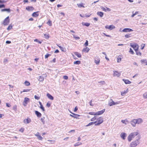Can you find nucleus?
<instances>
[{
  "label": "nucleus",
  "instance_id": "55",
  "mask_svg": "<svg viewBox=\"0 0 147 147\" xmlns=\"http://www.w3.org/2000/svg\"><path fill=\"white\" fill-rule=\"evenodd\" d=\"M70 116H71V117H74V118H77V117H77V116H74L73 115H72L71 114H70Z\"/></svg>",
  "mask_w": 147,
  "mask_h": 147
},
{
  "label": "nucleus",
  "instance_id": "1",
  "mask_svg": "<svg viewBox=\"0 0 147 147\" xmlns=\"http://www.w3.org/2000/svg\"><path fill=\"white\" fill-rule=\"evenodd\" d=\"M138 134L137 132L132 133L130 134L128 137V140L129 142H130L133 138H134L135 136H137Z\"/></svg>",
  "mask_w": 147,
  "mask_h": 147
},
{
  "label": "nucleus",
  "instance_id": "63",
  "mask_svg": "<svg viewBox=\"0 0 147 147\" xmlns=\"http://www.w3.org/2000/svg\"><path fill=\"white\" fill-rule=\"evenodd\" d=\"M106 11H111V10L110 9L107 7H106Z\"/></svg>",
  "mask_w": 147,
  "mask_h": 147
},
{
  "label": "nucleus",
  "instance_id": "53",
  "mask_svg": "<svg viewBox=\"0 0 147 147\" xmlns=\"http://www.w3.org/2000/svg\"><path fill=\"white\" fill-rule=\"evenodd\" d=\"M34 98L35 99L37 100H39L40 98L39 97L37 96L36 95H35L34 96Z\"/></svg>",
  "mask_w": 147,
  "mask_h": 147
},
{
  "label": "nucleus",
  "instance_id": "46",
  "mask_svg": "<svg viewBox=\"0 0 147 147\" xmlns=\"http://www.w3.org/2000/svg\"><path fill=\"white\" fill-rule=\"evenodd\" d=\"M129 52L131 54H133L134 53L133 50L131 48L130 49Z\"/></svg>",
  "mask_w": 147,
  "mask_h": 147
},
{
  "label": "nucleus",
  "instance_id": "31",
  "mask_svg": "<svg viewBox=\"0 0 147 147\" xmlns=\"http://www.w3.org/2000/svg\"><path fill=\"white\" fill-rule=\"evenodd\" d=\"M44 80V78L42 76H40L39 78L38 79L39 81L40 82H42Z\"/></svg>",
  "mask_w": 147,
  "mask_h": 147
},
{
  "label": "nucleus",
  "instance_id": "50",
  "mask_svg": "<svg viewBox=\"0 0 147 147\" xmlns=\"http://www.w3.org/2000/svg\"><path fill=\"white\" fill-rule=\"evenodd\" d=\"M30 90V89H25L23 90L22 92H28Z\"/></svg>",
  "mask_w": 147,
  "mask_h": 147
},
{
  "label": "nucleus",
  "instance_id": "58",
  "mask_svg": "<svg viewBox=\"0 0 147 147\" xmlns=\"http://www.w3.org/2000/svg\"><path fill=\"white\" fill-rule=\"evenodd\" d=\"M78 109V108L77 107H76L74 109V112H76L77 111Z\"/></svg>",
  "mask_w": 147,
  "mask_h": 147
},
{
  "label": "nucleus",
  "instance_id": "37",
  "mask_svg": "<svg viewBox=\"0 0 147 147\" xmlns=\"http://www.w3.org/2000/svg\"><path fill=\"white\" fill-rule=\"evenodd\" d=\"M57 46L59 47L60 48V49L62 51H65V49L63 48L62 47H61L60 46H59L58 45Z\"/></svg>",
  "mask_w": 147,
  "mask_h": 147
},
{
  "label": "nucleus",
  "instance_id": "7",
  "mask_svg": "<svg viewBox=\"0 0 147 147\" xmlns=\"http://www.w3.org/2000/svg\"><path fill=\"white\" fill-rule=\"evenodd\" d=\"M138 120L137 119H134L131 121V124L133 127H135L136 124L137 123Z\"/></svg>",
  "mask_w": 147,
  "mask_h": 147
},
{
  "label": "nucleus",
  "instance_id": "9",
  "mask_svg": "<svg viewBox=\"0 0 147 147\" xmlns=\"http://www.w3.org/2000/svg\"><path fill=\"white\" fill-rule=\"evenodd\" d=\"M105 109H103L102 110L98 111L95 113L94 115H100L103 114L104 112H105Z\"/></svg>",
  "mask_w": 147,
  "mask_h": 147
},
{
  "label": "nucleus",
  "instance_id": "60",
  "mask_svg": "<svg viewBox=\"0 0 147 147\" xmlns=\"http://www.w3.org/2000/svg\"><path fill=\"white\" fill-rule=\"evenodd\" d=\"M5 5L4 4L0 5V8L5 7Z\"/></svg>",
  "mask_w": 147,
  "mask_h": 147
},
{
  "label": "nucleus",
  "instance_id": "14",
  "mask_svg": "<svg viewBox=\"0 0 147 147\" xmlns=\"http://www.w3.org/2000/svg\"><path fill=\"white\" fill-rule=\"evenodd\" d=\"M120 73L118 72L117 71H115L114 72V73L113 74V76H117L118 77L120 76Z\"/></svg>",
  "mask_w": 147,
  "mask_h": 147
},
{
  "label": "nucleus",
  "instance_id": "4",
  "mask_svg": "<svg viewBox=\"0 0 147 147\" xmlns=\"http://www.w3.org/2000/svg\"><path fill=\"white\" fill-rule=\"evenodd\" d=\"M119 102H115L112 99H111L109 103V105L110 106H112L113 105L118 104Z\"/></svg>",
  "mask_w": 147,
  "mask_h": 147
},
{
  "label": "nucleus",
  "instance_id": "21",
  "mask_svg": "<svg viewBox=\"0 0 147 147\" xmlns=\"http://www.w3.org/2000/svg\"><path fill=\"white\" fill-rule=\"evenodd\" d=\"M123 80L124 81L125 84H130L131 82L128 80H126L125 79H123Z\"/></svg>",
  "mask_w": 147,
  "mask_h": 147
},
{
  "label": "nucleus",
  "instance_id": "38",
  "mask_svg": "<svg viewBox=\"0 0 147 147\" xmlns=\"http://www.w3.org/2000/svg\"><path fill=\"white\" fill-rule=\"evenodd\" d=\"M145 46V44L142 43L140 45V49L142 50L143 49L144 47Z\"/></svg>",
  "mask_w": 147,
  "mask_h": 147
},
{
  "label": "nucleus",
  "instance_id": "30",
  "mask_svg": "<svg viewBox=\"0 0 147 147\" xmlns=\"http://www.w3.org/2000/svg\"><path fill=\"white\" fill-rule=\"evenodd\" d=\"M121 121L123 123H125V124H126L129 122L128 121L127 119H125V120H122Z\"/></svg>",
  "mask_w": 147,
  "mask_h": 147
},
{
  "label": "nucleus",
  "instance_id": "18",
  "mask_svg": "<svg viewBox=\"0 0 147 147\" xmlns=\"http://www.w3.org/2000/svg\"><path fill=\"white\" fill-rule=\"evenodd\" d=\"M97 15L99 16L100 17H102L103 16L104 13L103 12L101 11L98 12L97 13Z\"/></svg>",
  "mask_w": 147,
  "mask_h": 147
},
{
  "label": "nucleus",
  "instance_id": "12",
  "mask_svg": "<svg viewBox=\"0 0 147 147\" xmlns=\"http://www.w3.org/2000/svg\"><path fill=\"white\" fill-rule=\"evenodd\" d=\"M133 30L129 28H125L122 31L123 32H128L133 31Z\"/></svg>",
  "mask_w": 147,
  "mask_h": 147
},
{
  "label": "nucleus",
  "instance_id": "39",
  "mask_svg": "<svg viewBox=\"0 0 147 147\" xmlns=\"http://www.w3.org/2000/svg\"><path fill=\"white\" fill-rule=\"evenodd\" d=\"M24 83L26 85V86H28L30 84L29 82L27 81H26L24 82Z\"/></svg>",
  "mask_w": 147,
  "mask_h": 147
},
{
  "label": "nucleus",
  "instance_id": "41",
  "mask_svg": "<svg viewBox=\"0 0 147 147\" xmlns=\"http://www.w3.org/2000/svg\"><path fill=\"white\" fill-rule=\"evenodd\" d=\"M34 42H38V43H39V44H41L42 43V41H39L38 39H34Z\"/></svg>",
  "mask_w": 147,
  "mask_h": 147
},
{
  "label": "nucleus",
  "instance_id": "51",
  "mask_svg": "<svg viewBox=\"0 0 147 147\" xmlns=\"http://www.w3.org/2000/svg\"><path fill=\"white\" fill-rule=\"evenodd\" d=\"M50 56H51L50 54H47L45 55V58H47Z\"/></svg>",
  "mask_w": 147,
  "mask_h": 147
},
{
  "label": "nucleus",
  "instance_id": "56",
  "mask_svg": "<svg viewBox=\"0 0 147 147\" xmlns=\"http://www.w3.org/2000/svg\"><path fill=\"white\" fill-rule=\"evenodd\" d=\"M63 78L65 80H67L68 78V77L66 76H63Z\"/></svg>",
  "mask_w": 147,
  "mask_h": 147
},
{
  "label": "nucleus",
  "instance_id": "57",
  "mask_svg": "<svg viewBox=\"0 0 147 147\" xmlns=\"http://www.w3.org/2000/svg\"><path fill=\"white\" fill-rule=\"evenodd\" d=\"M70 113L72 114L73 115H75L76 116H77V117H79L80 116V115H78V114H75L74 113H72L71 112H70Z\"/></svg>",
  "mask_w": 147,
  "mask_h": 147
},
{
  "label": "nucleus",
  "instance_id": "42",
  "mask_svg": "<svg viewBox=\"0 0 147 147\" xmlns=\"http://www.w3.org/2000/svg\"><path fill=\"white\" fill-rule=\"evenodd\" d=\"M146 59H142L141 60V62L142 63H146Z\"/></svg>",
  "mask_w": 147,
  "mask_h": 147
},
{
  "label": "nucleus",
  "instance_id": "15",
  "mask_svg": "<svg viewBox=\"0 0 147 147\" xmlns=\"http://www.w3.org/2000/svg\"><path fill=\"white\" fill-rule=\"evenodd\" d=\"M127 136L126 134L125 133H122L120 134L121 137L123 139H125V138Z\"/></svg>",
  "mask_w": 147,
  "mask_h": 147
},
{
  "label": "nucleus",
  "instance_id": "6",
  "mask_svg": "<svg viewBox=\"0 0 147 147\" xmlns=\"http://www.w3.org/2000/svg\"><path fill=\"white\" fill-rule=\"evenodd\" d=\"M105 28L106 29H108L110 30H112L115 28V27L113 25H111L110 26H105Z\"/></svg>",
  "mask_w": 147,
  "mask_h": 147
},
{
  "label": "nucleus",
  "instance_id": "59",
  "mask_svg": "<svg viewBox=\"0 0 147 147\" xmlns=\"http://www.w3.org/2000/svg\"><path fill=\"white\" fill-rule=\"evenodd\" d=\"M6 106L7 107H11V105L10 104L8 103H6Z\"/></svg>",
  "mask_w": 147,
  "mask_h": 147
},
{
  "label": "nucleus",
  "instance_id": "40",
  "mask_svg": "<svg viewBox=\"0 0 147 147\" xmlns=\"http://www.w3.org/2000/svg\"><path fill=\"white\" fill-rule=\"evenodd\" d=\"M12 27V26L11 25V24L9 25L8 27L7 28V30H10L11 29Z\"/></svg>",
  "mask_w": 147,
  "mask_h": 147
},
{
  "label": "nucleus",
  "instance_id": "17",
  "mask_svg": "<svg viewBox=\"0 0 147 147\" xmlns=\"http://www.w3.org/2000/svg\"><path fill=\"white\" fill-rule=\"evenodd\" d=\"M98 120V122L100 124L102 123L103 121V118L102 117H100L99 119H97Z\"/></svg>",
  "mask_w": 147,
  "mask_h": 147
},
{
  "label": "nucleus",
  "instance_id": "23",
  "mask_svg": "<svg viewBox=\"0 0 147 147\" xmlns=\"http://www.w3.org/2000/svg\"><path fill=\"white\" fill-rule=\"evenodd\" d=\"M39 103L40 105V108L43 111H45V109H44V107H43L42 104V103L40 102H39Z\"/></svg>",
  "mask_w": 147,
  "mask_h": 147
},
{
  "label": "nucleus",
  "instance_id": "62",
  "mask_svg": "<svg viewBox=\"0 0 147 147\" xmlns=\"http://www.w3.org/2000/svg\"><path fill=\"white\" fill-rule=\"evenodd\" d=\"M92 100H91V101L89 102V103L90 106H93V105L92 104Z\"/></svg>",
  "mask_w": 147,
  "mask_h": 147
},
{
  "label": "nucleus",
  "instance_id": "36",
  "mask_svg": "<svg viewBox=\"0 0 147 147\" xmlns=\"http://www.w3.org/2000/svg\"><path fill=\"white\" fill-rule=\"evenodd\" d=\"M143 96L144 98H147V92H145L144 93L143 95Z\"/></svg>",
  "mask_w": 147,
  "mask_h": 147
},
{
  "label": "nucleus",
  "instance_id": "64",
  "mask_svg": "<svg viewBox=\"0 0 147 147\" xmlns=\"http://www.w3.org/2000/svg\"><path fill=\"white\" fill-rule=\"evenodd\" d=\"M46 106L48 107H49L51 106V104L50 103H49V102H48L47 103Z\"/></svg>",
  "mask_w": 147,
  "mask_h": 147
},
{
  "label": "nucleus",
  "instance_id": "49",
  "mask_svg": "<svg viewBox=\"0 0 147 147\" xmlns=\"http://www.w3.org/2000/svg\"><path fill=\"white\" fill-rule=\"evenodd\" d=\"M100 8L103 11H106V9L103 7L101 6Z\"/></svg>",
  "mask_w": 147,
  "mask_h": 147
},
{
  "label": "nucleus",
  "instance_id": "11",
  "mask_svg": "<svg viewBox=\"0 0 147 147\" xmlns=\"http://www.w3.org/2000/svg\"><path fill=\"white\" fill-rule=\"evenodd\" d=\"M34 9V7L32 6H28L26 8V9L29 11H32Z\"/></svg>",
  "mask_w": 147,
  "mask_h": 147
},
{
  "label": "nucleus",
  "instance_id": "28",
  "mask_svg": "<svg viewBox=\"0 0 147 147\" xmlns=\"http://www.w3.org/2000/svg\"><path fill=\"white\" fill-rule=\"evenodd\" d=\"M82 24L83 25L85 26H88L90 25V24L88 23H85L83 22Z\"/></svg>",
  "mask_w": 147,
  "mask_h": 147
},
{
  "label": "nucleus",
  "instance_id": "54",
  "mask_svg": "<svg viewBox=\"0 0 147 147\" xmlns=\"http://www.w3.org/2000/svg\"><path fill=\"white\" fill-rule=\"evenodd\" d=\"M24 130V128H21L20 129H19V131H20L23 132Z\"/></svg>",
  "mask_w": 147,
  "mask_h": 147
},
{
  "label": "nucleus",
  "instance_id": "43",
  "mask_svg": "<svg viewBox=\"0 0 147 147\" xmlns=\"http://www.w3.org/2000/svg\"><path fill=\"white\" fill-rule=\"evenodd\" d=\"M143 120L141 118H138V124L140 123L143 122Z\"/></svg>",
  "mask_w": 147,
  "mask_h": 147
},
{
  "label": "nucleus",
  "instance_id": "16",
  "mask_svg": "<svg viewBox=\"0 0 147 147\" xmlns=\"http://www.w3.org/2000/svg\"><path fill=\"white\" fill-rule=\"evenodd\" d=\"M35 113L38 117H40L42 116L41 113L38 111H35Z\"/></svg>",
  "mask_w": 147,
  "mask_h": 147
},
{
  "label": "nucleus",
  "instance_id": "45",
  "mask_svg": "<svg viewBox=\"0 0 147 147\" xmlns=\"http://www.w3.org/2000/svg\"><path fill=\"white\" fill-rule=\"evenodd\" d=\"M37 138L40 140H42L43 138L40 135L38 136Z\"/></svg>",
  "mask_w": 147,
  "mask_h": 147
},
{
  "label": "nucleus",
  "instance_id": "8",
  "mask_svg": "<svg viewBox=\"0 0 147 147\" xmlns=\"http://www.w3.org/2000/svg\"><path fill=\"white\" fill-rule=\"evenodd\" d=\"M31 120L30 118L24 119L23 120V122L25 124H28L31 122Z\"/></svg>",
  "mask_w": 147,
  "mask_h": 147
},
{
  "label": "nucleus",
  "instance_id": "44",
  "mask_svg": "<svg viewBox=\"0 0 147 147\" xmlns=\"http://www.w3.org/2000/svg\"><path fill=\"white\" fill-rule=\"evenodd\" d=\"M117 62L118 63H119L121 61V58L120 57H118L117 58Z\"/></svg>",
  "mask_w": 147,
  "mask_h": 147
},
{
  "label": "nucleus",
  "instance_id": "33",
  "mask_svg": "<svg viewBox=\"0 0 147 147\" xmlns=\"http://www.w3.org/2000/svg\"><path fill=\"white\" fill-rule=\"evenodd\" d=\"M132 15L131 16V17L133 18L138 13V11H136L134 13V11L132 12Z\"/></svg>",
  "mask_w": 147,
  "mask_h": 147
},
{
  "label": "nucleus",
  "instance_id": "47",
  "mask_svg": "<svg viewBox=\"0 0 147 147\" xmlns=\"http://www.w3.org/2000/svg\"><path fill=\"white\" fill-rule=\"evenodd\" d=\"M96 116H95L94 117H93L92 118V119H91V121H94L96 119Z\"/></svg>",
  "mask_w": 147,
  "mask_h": 147
},
{
  "label": "nucleus",
  "instance_id": "2",
  "mask_svg": "<svg viewBox=\"0 0 147 147\" xmlns=\"http://www.w3.org/2000/svg\"><path fill=\"white\" fill-rule=\"evenodd\" d=\"M137 44L135 43H130V46L131 47H132L135 50L136 52V54L138 55V47H137Z\"/></svg>",
  "mask_w": 147,
  "mask_h": 147
},
{
  "label": "nucleus",
  "instance_id": "13",
  "mask_svg": "<svg viewBox=\"0 0 147 147\" xmlns=\"http://www.w3.org/2000/svg\"><path fill=\"white\" fill-rule=\"evenodd\" d=\"M94 62L96 65H98L100 62L99 58L98 57L95 58L94 59Z\"/></svg>",
  "mask_w": 147,
  "mask_h": 147
},
{
  "label": "nucleus",
  "instance_id": "27",
  "mask_svg": "<svg viewBox=\"0 0 147 147\" xmlns=\"http://www.w3.org/2000/svg\"><path fill=\"white\" fill-rule=\"evenodd\" d=\"M83 3H78L77 4V5H78V7H85L83 5Z\"/></svg>",
  "mask_w": 147,
  "mask_h": 147
},
{
  "label": "nucleus",
  "instance_id": "61",
  "mask_svg": "<svg viewBox=\"0 0 147 147\" xmlns=\"http://www.w3.org/2000/svg\"><path fill=\"white\" fill-rule=\"evenodd\" d=\"M95 113L94 112H90L89 113V114L91 115H94L95 114Z\"/></svg>",
  "mask_w": 147,
  "mask_h": 147
},
{
  "label": "nucleus",
  "instance_id": "3",
  "mask_svg": "<svg viewBox=\"0 0 147 147\" xmlns=\"http://www.w3.org/2000/svg\"><path fill=\"white\" fill-rule=\"evenodd\" d=\"M9 16H8L4 20L3 24L4 25H7L9 24Z\"/></svg>",
  "mask_w": 147,
  "mask_h": 147
},
{
  "label": "nucleus",
  "instance_id": "35",
  "mask_svg": "<svg viewBox=\"0 0 147 147\" xmlns=\"http://www.w3.org/2000/svg\"><path fill=\"white\" fill-rule=\"evenodd\" d=\"M45 117H43L41 119V121L42 122L43 124H45Z\"/></svg>",
  "mask_w": 147,
  "mask_h": 147
},
{
  "label": "nucleus",
  "instance_id": "25",
  "mask_svg": "<svg viewBox=\"0 0 147 147\" xmlns=\"http://www.w3.org/2000/svg\"><path fill=\"white\" fill-rule=\"evenodd\" d=\"M74 54L78 57H81V55L80 53H79L78 52H75L74 53Z\"/></svg>",
  "mask_w": 147,
  "mask_h": 147
},
{
  "label": "nucleus",
  "instance_id": "24",
  "mask_svg": "<svg viewBox=\"0 0 147 147\" xmlns=\"http://www.w3.org/2000/svg\"><path fill=\"white\" fill-rule=\"evenodd\" d=\"M1 11H7L8 12H9L10 11V9H3L1 10Z\"/></svg>",
  "mask_w": 147,
  "mask_h": 147
},
{
  "label": "nucleus",
  "instance_id": "29",
  "mask_svg": "<svg viewBox=\"0 0 147 147\" xmlns=\"http://www.w3.org/2000/svg\"><path fill=\"white\" fill-rule=\"evenodd\" d=\"M97 122V121H94V122H90L89 123V124H88L87 125H86V127L88 126H90L91 125H92Z\"/></svg>",
  "mask_w": 147,
  "mask_h": 147
},
{
  "label": "nucleus",
  "instance_id": "48",
  "mask_svg": "<svg viewBox=\"0 0 147 147\" xmlns=\"http://www.w3.org/2000/svg\"><path fill=\"white\" fill-rule=\"evenodd\" d=\"M88 45V41L87 40H86L85 43L84 44V45L86 47Z\"/></svg>",
  "mask_w": 147,
  "mask_h": 147
},
{
  "label": "nucleus",
  "instance_id": "20",
  "mask_svg": "<svg viewBox=\"0 0 147 147\" xmlns=\"http://www.w3.org/2000/svg\"><path fill=\"white\" fill-rule=\"evenodd\" d=\"M38 11L34 12L32 14V16L33 17H37L39 14L38 13Z\"/></svg>",
  "mask_w": 147,
  "mask_h": 147
},
{
  "label": "nucleus",
  "instance_id": "22",
  "mask_svg": "<svg viewBox=\"0 0 147 147\" xmlns=\"http://www.w3.org/2000/svg\"><path fill=\"white\" fill-rule=\"evenodd\" d=\"M90 50V49L88 47H86L85 48L83 49L82 50V51L86 52V53H88Z\"/></svg>",
  "mask_w": 147,
  "mask_h": 147
},
{
  "label": "nucleus",
  "instance_id": "32",
  "mask_svg": "<svg viewBox=\"0 0 147 147\" xmlns=\"http://www.w3.org/2000/svg\"><path fill=\"white\" fill-rule=\"evenodd\" d=\"M74 64L79 65L81 63V61H74Z\"/></svg>",
  "mask_w": 147,
  "mask_h": 147
},
{
  "label": "nucleus",
  "instance_id": "5",
  "mask_svg": "<svg viewBox=\"0 0 147 147\" xmlns=\"http://www.w3.org/2000/svg\"><path fill=\"white\" fill-rule=\"evenodd\" d=\"M30 99L27 97L24 98V100L23 102V105L24 106H26L27 105L28 103L29 102Z\"/></svg>",
  "mask_w": 147,
  "mask_h": 147
},
{
  "label": "nucleus",
  "instance_id": "52",
  "mask_svg": "<svg viewBox=\"0 0 147 147\" xmlns=\"http://www.w3.org/2000/svg\"><path fill=\"white\" fill-rule=\"evenodd\" d=\"M13 109L15 111H16L17 110V106L16 105H15L13 106Z\"/></svg>",
  "mask_w": 147,
  "mask_h": 147
},
{
  "label": "nucleus",
  "instance_id": "19",
  "mask_svg": "<svg viewBox=\"0 0 147 147\" xmlns=\"http://www.w3.org/2000/svg\"><path fill=\"white\" fill-rule=\"evenodd\" d=\"M47 96L48 98L51 100H53L54 99L53 97L49 93H47Z\"/></svg>",
  "mask_w": 147,
  "mask_h": 147
},
{
  "label": "nucleus",
  "instance_id": "26",
  "mask_svg": "<svg viewBox=\"0 0 147 147\" xmlns=\"http://www.w3.org/2000/svg\"><path fill=\"white\" fill-rule=\"evenodd\" d=\"M128 92L127 89L126 90L121 92V95L122 96H124Z\"/></svg>",
  "mask_w": 147,
  "mask_h": 147
},
{
  "label": "nucleus",
  "instance_id": "34",
  "mask_svg": "<svg viewBox=\"0 0 147 147\" xmlns=\"http://www.w3.org/2000/svg\"><path fill=\"white\" fill-rule=\"evenodd\" d=\"M82 144V143L78 142H77V143H76V144H75L74 145V146H78L80 145H81Z\"/></svg>",
  "mask_w": 147,
  "mask_h": 147
},
{
  "label": "nucleus",
  "instance_id": "10",
  "mask_svg": "<svg viewBox=\"0 0 147 147\" xmlns=\"http://www.w3.org/2000/svg\"><path fill=\"white\" fill-rule=\"evenodd\" d=\"M137 145L136 142L134 141L132 142L130 145V147H135Z\"/></svg>",
  "mask_w": 147,
  "mask_h": 147
}]
</instances>
